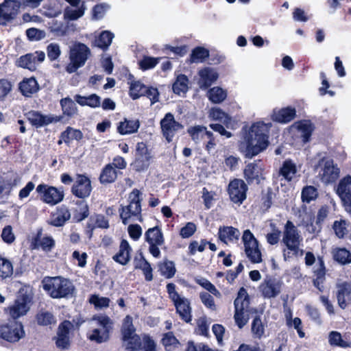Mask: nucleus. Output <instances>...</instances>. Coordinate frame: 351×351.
Instances as JSON below:
<instances>
[{"instance_id":"5701e85b","label":"nucleus","mask_w":351,"mask_h":351,"mask_svg":"<svg viewBox=\"0 0 351 351\" xmlns=\"http://www.w3.org/2000/svg\"><path fill=\"white\" fill-rule=\"evenodd\" d=\"M20 3L16 0H4L0 3V24L14 19L19 14Z\"/></svg>"},{"instance_id":"7c9ffc66","label":"nucleus","mask_w":351,"mask_h":351,"mask_svg":"<svg viewBox=\"0 0 351 351\" xmlns=\"http://www.w3.org/2000/svg\"><path fill=\"white\" fill-rule=\"evenodd\" d=\"M131 252H132V248H131L128 241L125 239H122L120 243L119 250L117 254H115L112 256V259L116 263H119L121 265H125L130 261Z\"/></svg>"},{"instance_id":"58836bf2","label":"nucleus","mask_w":351,"mask_h":351,"mask_svg":"<svg viewBox=\"0 0 351 351\" xmlns=\"http://www.w3.org/2000/svg\"><path fill=\"white\" fill-rule=\"evenodd\" d=\"M333 260L343 265L351 263V252L345 247H336L332 250Z\"/></svg>"},{"instance_id":"9d476101","label":"nucleus","mask_w":351,"mask_h":351,"mask_svg":"<svg viewBox=\"0 0 351 351\" xmlns=\"http://www.w3.org/2000/svg\"><path fill=\"white\" fill-rule=\"evenodd\" d=\"M152 159L151 152L144 142L136 143L134 160L131 163L132 169L136 172L145 171L148 169Z\"/></svg>"},{"instance_id":"ddd939ff","label":"nucleus","mask_w":351,"mask_h":351,"mask_svg":"<svg viewBox=\"0 0 351 351\" xmlns=\"http://www.w3.org/2000/svg\"><path fill=\"white\" fill-rule=\"evenodd\" d=\"M31 298L26 293H20L15 299L14 304L5 309V312L14 320L24 316L29 310V304Z\"/></svg>"},{"instance_id":"c9c22d12","label":"nucleus","mask_w":351,"mask_h":351,"mask_svg":"<svg viewBox=\"0 0 351 351\" xmlns=\"http://www.w3.org/2000/svg\"><path fill=\"white\" fill-rule=\"evenodd\" d=\"M339 169L333 165L332 161H326L323 168L322 179L328 183L335 182L339 177Z\"/></svg>"},{"instance_id":"2eb2a0df","label":"nucleus","mask_w":351,"mask_h":351,"mask_svg":"<svg viewBox=\"0 0 351 351\" xmlns=\"http://www.w3.org/2000/svg\"><path fill=\"white\" fill-rule=\"evenodd\" d=\"M247 190V185L242 179L234 178L228 186L230 199L234 204H241L246 199Z\"/></svg>"},{"instance_id":"c85d7f7f","label":"nucleus","mask_w":351,"mask_h":351,"mask_svg":"<svg viewBox=\"0 0 351 351\" xmlns=\"http://www.w3.org/2000/svg\"><path fill=\"white\" fill-rule=\"evenodd\" d=\"M240 232L233 226H222L219 228L217 237L223 243L227 245L228 242L239 240Z\"/></svg>"},{"instance_id":"338daca9","label":"nucleus","mask_w":351,"mask_h":351,"mask_svg":"<svg viewBox=\"0 0 351 351\" xmlns=\"http://www.w3.org/2000/svg\"><path fill=\"white\" fill-rule=\"evenodd\" d=\"M143 96L147 97L150 100L151 105H153L159 101L160 93L157 88L147 86Z\"/></svg>"},{"instance_id":"4d7b16f0","label":"nucleus","mask_w":351,"mask_h":351,"mask_svg":"<svg viewBox=\"0 0 351 351\" xmlns=\"http://www.w3.org/2000/svg\"><path fill=\"white\" fill-rule=\"evenodd\" d=\"M123 341L125 343L124 345L125 351H140L142 349V339L138 335H134L127 341Z\"/></svg>"},{"instance_id":"f704fd0d","label":"nucleus","mask_w":351,"mask_h":351,"mask_svg":"<svg viewBox=\"0 0 351 351\" xmlns=\"http://www.w3.org/2000/svg\"><path fill=\"white\" fill-rule=\"evenodd\" d=\"M145 240L147 243H165V238L162 231L158 226L150 228L145 232Z\"/></svg>"},{"instance_id":"680f3d73","label":"nucleus","mask_w":351,"mask_h":351,"mask_svg":"<svg viewBox=\"0 0 351 351\" xmlns=\"http://www.w3.org/2000/svg\"><path fill=\"white\" fill-rule=\"evenodd\" d=\"M85 11L84 3L82 2L80 7H77V9L73 10L69 8L65 9L64 15L66 19L71 21L77 20L79 18L82 17Z\"/></svg>"},{"instance_id":"6e6d98bb","label":"nucleus","mask_w":351,"mask_h":351,"mask_svg":"<svg viewBox=\"0 0 351 351\" xmlns=\"http://www.w3.org/2000/svg\"><path fill=\"white\" fill-rule=\"evenodd\" d=\"M207 131L206 127L204 125H195L188 128L187 132L191 136V139L197 143L200 139L203 138Z\"/></svg>"},{"instance_id":"1a4fd4ad","label":"nucleus","mask_w":351,"mask_h":351,"mask_svg":"<svg viewBox=\"0 0 351 351\" xmlns=\"http://www.w3.org/2000/svg\"><path fill=\"white\" fill-rule=\"evenodd\" d=\"M29 241L31 250H42L44 252L48 253L52 251L56 247V241L50 235H43V228H38L35 232L32 233Z\"/></svg>"},{"instance_id":"dca6fc26","label":"nucleus","mask_w":351,"mask_h":351,"mask_svg":"<svg viewBox=\"0 0 351 351\" xmlns=\"http://www.w3.org/2000/svg\"><path fill=\"white\" fill-rule=\"evenodd\" d=\"M45 59V53L43 51H36L20 56L16 61L18 67L35 71L37 65L43 62Z\"/></svg>"},{"instance_id":"7ed1b4c3","label":"nucleus","mask_w":351,"mask_h":351,"mask_svg":"<svg viewBox=\"0 0 351 351\" xmlns=\"http://www.w3.org/2000/svg\"><path fill=\"white\" fill-rule=\"evenodd\" d=\"M282 242L289 250L292 252L291 255L290 252L284 253L285 260L292 257V256H297L299 252H300V254H303L304 251L300 250L302 237L298 228L290 220H287L285 224Z\"/></svg>"},{"instance_id":"603ef678","label":"nucleus","mask_w":351,"mask_h":351,"mask_svg":"<svg viewBox=\"0 0 351 351\" xmlns=\"http://www.w3.org/2000/svg\"><path fill=\"white\" fill-rule=\"evenodd\" d=\"M146 85L140 81H132L130 84L129 95L135 100L143 96V92L146 88Z\"/></svg>"},{"instance_id":"de8ad7c7","label":"nucleus","mask_w":351,"mask_h":351,"mask_svg":"<svg viewBox=\"0 0 351 351\" xmlns=\"http://www.w3.org/2000/svg\"><path fill=\"white\" fill-rule=\"evenodd\" d=\"M319 195L318 190L316 187L311 185H307L303 187L301 193V199L302 202L309 204L316 199Z\"/></svg>"},{"instance_id":"6ab92c4d","label":"nucleus","mask_w":351,"mask_h":351,"mask_svg":"<svg viewBox=\"0 0 351 351\" xmlns=\"http://www.w3.org/2000/svg\"><path fill=\"white\" fill-rule=\"evenodd\" d=\"M76 197L84 199L88 197L92 191L91 181L86 174H77L76 180L71 190Z\"/></svg>"},{"instance_id":"473e14b6","label":"nucleus","mask_w":351,"mask_h":351,"mask_svg":"<svg viewBox=\"0 0 351 351\" xmlns=\"http://www.w3.org/2000/svg\"><path fill=\"white\" fill-rule=\"evenodd\" d=\"M118 171L112 164L106 165L100 173L99 180L101 184H111L117 178Z\"/></svg>"},{"instance_id":"ea45409f","label":"nucleus","mask_w":351,"mask_h":351,"mask_svg":"<svg viewBox=\"0 0 351 351\" xmlns=\"http://www.w3.org/2000/svg\"><path fill=\"white\" fill-rule=\"evenodd\" d=\"M209 57V50L204 47H195L190 54L188 62L190 63L204 62Z\"/></svg>"},{"instance_id":"72a5a7b5","label":"nucleus","mask_w":351,"mask_h":351,"mask_svg":"<svg viewBox=\"0 0 351 351\" xmlns=\"http://www.w3.org/2000/svg\"><path fill=\"white\" fill-rule=\"evenodd\" d=\"M297 171L295 164L291 159H287L282 162L279 169V174L287 182H291L295 176Z\"/></svg>"},{"instance_id":"39448f33","label":"nucleus","mask_w":351,"mask_h":351,"mask_svg":"<svg viewBox=\"0 0 351 351\" xmlns=\"http://www.w3.org/2000/svg\"><path fill=\"white\" fill-rule=\"evenodd\" d=\"M166 287L169 297L173 302L176 313L179 315L180 319L186 323H190L192 320L190 301L184 297H180L176 291L175 284L169 282Z\"/></svg>"},{"instance_id":"0eeeda50","label":"nucleus","mask_w":351,"mask_h":351,"mask_svg":"<svg viewBox=\"0 0 351 351\" xmlns=\"http://www.w3.org/2000/svg\"><path fill=\"white\" fill-rule=\"evenodd\" d=\"M90 56V50L86 45L80 42L75 43L70 49V62L66 66V71L69 73L75 72L85 64Z\"/></svg>"},{"instance_id":"e2e57ef3","label":"nucleus","mask_w":351,"mask_h":351,"mask_svg":"<svg viewBox=\"0 0 351 351\" xmlns=\"http://www.w3.org/2000/svg\"><path fill=\"white\" fill-rule=\"evenodd\" d=\"M252 332L255 337L261 338L265 332V328L259 315H256L252 322Z\"/></svg>"},{"instance_id":"0e129e2a","label":"nucleus","mask_w":351,"mask_h":351,"mask_svg":"<svg viewBox=\"0 0 351 351\" xmlns=\"http://www.w3.org/2000/svg\"><path fill=\"white\" fill-rule=\"evenodd\" d=\"M93 320L97 321V324L102 326L104 329V332L107 335L112 329V322L110 318L106 315H99L93 317Z\"/></svg>"},{"instance_id":"2f4dec72","label":"nucleus","mask_w":351,"mask_h":351,"mask_svg":"<svg viewBox=\"0 0 351 351\" xmlns=\"http://www.w3.org/2000/svg\"><path fill=\"white\" fill-rule=\"evenodd\" d=\"M140 128L138 119H128L124 118L117 124V131L121 135L131 134L136 132Z\"/></svg>"},{"instance_id":"8fccbe9b","label":"nucleus","mask_w":351,"mask_h":351,"mask_svg":"<svg viewBox=\"0 0 351 351\" xmlns=\"http://www.w3.org/2000/svg\"><path fill=\"white\" fill-rule=\"evenodd\" d=\"M76 204L80 206V210H75L73 213V220L75 222H81L89 215V207L84 200H78Z\"/></svg>"},{"instance_id":"412c9836","label":"nucleus","mask_w":351,"mask_h":351,"mask_svg":"<svg viewBox=\"0 0 351 351\" xmlns=\"http://www.w3.org/2000/svg\"><path fill=\"white\" fill-rule=\"evenodd\" d=\"M282 282L274 278H267L261 283L258 289L265 298H274L281 292Z\"/></svg>"},{"instance_id":"09e8293b","label":"nucleus","mask_w":351,"mask_h":351,"mask_svg":"<svg viewBox=\"0 0 351 351\" xmlns=\"http://www.w3.org/2000/svg\"><path fill=\"white\" fill-rule=\"evenodd\" d=\"M276 197V194L271 187H267L261 192V208L265 210H268L273 203V199Z\"/></svg>"},{"instance_id":"3c124183","label":"nucleus","mask_w":351,"mask_h":351,"mask_svg":"<svg viewBox=\"0 0 351 351\" xmlns=\"http://www.w3.org/2000/svg\"><path fill=\"white\" fill-rule=\"evenodd\" d=\"M158 268L161 275L168 279L173 278L176 272L174 263L169 260H165L160 263Z\"/></svg>"},{"instance_id":"e433bc0d","label":"nucleus","mask_w":351,"mask_h":351,"mask_svg":"<svg viewBox=\"0 0 351 351\" xmlns=\"http://www.w3.org/2000/svg\"><path fill=\"white\" fill-rule=\"evenodd\" d=\"M328 343L332 347L348 348L351 347V341L346 338L343 339L341 334L332 330L328 334Z\"/></svg>"},{"instance_id":"f3484780","label":"nucleus","mask_w":351,"mask_h":351,"mask_svg":"<svg viewBox=\"0 0 351 351\" xmlns=\"http://www.w3.org/2000/svg\"><path fill=\"white\" fill-rule=\"evenodd\" d=\"M160 128L163 136L168 143H171L176 132L183 128V125L176 121L172 113H167L160 121Z\"/></svg>"},{"instance_id":"5fc2aeb1","label":"nucleus","mask_w":351,"mask_h":351,"mask_svg":"<svg viewBox=\"0 0 351 351\" xmlns=\"http://www.w3.org/2000/svg\"><path fill=\"white\" fill-rule=\"evenodd\" d=\"M348 223L345 219L336 220L334 221L332 228L335 235L339 239H343L348 233Z\"/></svg>"},{"instance_id":"69168bd1","label":"nucleus","mask_w":351,"mask_h":351,"mask_svg":"<svg viewBox=\"0 0 351 351\" xmlns=\"http://www.w3.org/2000/svg\"><path fill=\"white\" fill-rule=\"evenodd\" d=\"M110 299L106 297H99L97 295H91L89 298V302L95 306V308H106L110 305Z\"/></svg>"},{"instance_id":"f03ea898","label":"nucleus","mask_w":351,"mask_h":351,"mask_svg":"<svg viewBox=\"0 0 351 351\" xmlns=\"http://www.w3.org/2000/svg\"><path fill=\"white\" fill-rule=\"evenodd\" d=\"M42 284L43 289L53 299L70 298L75 292L72 281L61 276H46Z\"/></svg>"},{"instance_id":"bb28decb","label":"nucleus","mask_w":351,"mask_h":351,"mask_svg":"<svg viewBox=\"0 0 351 351\" xmlns=\"http://www.w3.org/2000/svg\"><path fill=\"white\" fill-rule=\"evenodd\" d=\"M336 297L339 306L346 309L351 304V285L346 282L339 284Z\"/></svg>"},{"instance_id":"393cba45","label":"nucleus","mask_w":351,"mask_h":351,"mask_svg":"<svg viewBox=\"0 0 351 351\" xmlns=\"http://www.w3.org/2000/svg\"><path fill=\"white\" fill-rule=\"evenodd\" d=\"M199 79L198 85L202 89H207L217 81L219 77L218 73L211 67H204L198 71Z\"/></svg>"},{"instance_id":"f8f14e48","label":"nucleus","mask_w":351,"mask_h":351,"mask_svg":"<svg viewBox=\"0 0 351 351\" xmlns=\"http://www.w3.org/2000/svg\"><path fill=\"white\" fill-rule=\"evenodd\" d=\"M23 325L20 322L0 324V338L10 343L18 342L24 337Z\"/></svg>"},{"instance_id":"4468645a","label":"nucleus","mask_w":351,"mask_h":351,"mask_svg":"<svg viewBox=\"0 0 351 351\" xmlns=\"http://www.w3.org/2000/svg\"><path fill=\"white\" fill-rule=\"evenodd\" d=\"M264 167L261 160H254L247 164L243 169V177L247 184H260L265 180Z\"/></svg>"},{"instance_id":"6e6552de","label":"nucleus","mask_w":351,"mask_h":351,"mask_svg":"<svg viewBox=\"0 0 351 351\" xmlns=\"http://www.w3.org/2000/svg\"><path fill=\"white\" fill-rule=\"evenodd\" d=\"M36 192L40 195V199L50 206H55L61 202L64 197L62 187L57 188L46 184H40L36 187Z\"/></svg>"},{"instance_id":"a878e982","label":"nucleus","mask_w":351,"mask_h":351,"mask_svg":"<svg viewBox=\"0 0 351 351\" xmlns=\"http://www.w3.org/2000/svg\"><path fill=\"white\" fill-rule=\"evenodd\" d=\"M296 117V110L292 106H287L280 109H274L271 119L280 123H288Z\"/></svg>"},{"instance_id":"f257e3e1","label":"nucleus","mask_w":351,"mask_h":351,"mask_svg":"<svg viewBox=\"0 0 351 351\" xmlns=\"http://www.w3.org/2000/svg\"><path fill=\"white\" fill-rule=\"evenodd\" d=\"M272 124L257 121L245 130L239 143V150L246 158H252L265 151L269 145V130Z\"/></svg>"},{"instance_id":"864d4df0","label":"nucleus","mask_w":351,"mask_h":351,"mask_svg":"<svg viewBox=\"0 0 351 351\" xmlns=\"http://www.w3.org/2000/svg\"><path fill=\"white\" fill-rule=\"evenodd\" d=\"M35 318L38 325L42 326H47L56 322L53 315L49 311H40Z\"/></svg>"},{"instance_id":"aec40b11","label":"nucleus","mask_w":351,"mask_h":351,"mask_svg":"<svg viewBox=\"0 0 351 351\" xmlns=\"http://www.w3.org/2000/svg\"><path fill=\"white\" fill-rule=\"evenodd\" d=\"M73 325L69 320H64L60 323L58 330L57 336L53 339L56 346L61 350H68L71 345L69 333Z\"/></svg>"},{"instance_id":"774afa93","label":"nucleus","mask_w":351,"mask_h":351,"mask_svg":"<svg viewBox=\"0 0 351 351\" xmlns=\"http://www.w3.org/2000/svg\"><path fill=\"white\" fill-rule=\"evenodd\" d=\"M142 351H157L156 343L149 335L142 336Z\"/></svg>"},{"instance_id":"052dcab7","label":"nucleus","mask_w":351,"mask_h":351,"mask_svg":"<svg viewBox=\"0 0 351 351\" xmlns=\"http://www.w3.org/2000/svg\"><path fill=\"white\" fill-rule=\"evenodd\" d=\"M160 58H154L144 56L138 62L139 68L142 71H147L154 68L159 62Z\"/></svg>"},{"instance_id":"a211bd4d","label":"nucleus","mask_w":351,"mask_h":351,"mask_svg":"<svg viewBox=\"0 0 351 351\" xmlns=\"http://www.w3.org/2000/svg\"><path fill=\"white\" fill-rule=\"evenodd\" d=\"M337 194L351 217V176L347 175L340 180L337 187Z\"/></svg>"},{"instance_id":"423d86ee","label":"nucleus","mask_w":351,"mask_h":351,"mask_svg":"<svg viewBox=\"0 0 351 351\" xmlns=\"http://www.w3.org/2000/svg\"><path fill=\"white\" fill-rule=\"evenodd\" d=\"M141 193L138 189H134L129 196L130 199V204L128 206H121L119 208L120 218L124 225L128 223V220L132 217H136L138 221H142V198L141 197Z\"/></svg>"},{"instance_id":"4c0bfd02","label":"nucleus","mask_w":351,"mask_h":351,"mask_svg":"<svg viewBox=\"0 0 351 351\" xmlns=\"http://www.w3.org/2000/svg\"><path fill=\"white\" fill-rule=\"evenodd\" d=\"M62 114L69 119L77 114V107L75 103L69 97L62 98L60 101Z\"/></svg>"},{"instance_id":"b1692460","label":"nucleus","mask_w":351,"mask_h":351,"mask_svg":"<svg viewBox=\"0 0 351 351\" xmlns=\"http://www.w3.org/2000/svg\"><path fill=\"white\" fill-rule=\"evenodd\" d=\"M327 269L323 256H319L316 265L312 269L313 286L320 292L324 291V282L326 281V276Z\"/></svg>"},{"instance_id":"49530a36","label":"nucleus","mask_w":351,"mask_h":351,"mask_svg":"<svg viewBox=\"0 0 351 351\" xmlns=\"http://www.w3.org/2000/svg\"><path fill=\"white\" fill-rule=\"evenodd\" d=\"M315 127L310 121H300L298 125V130L301 132V137L303 143H308L311 137Z\"/></svg>"},{"instance_id":"c756f323","label":"nucleus","mask_w":351,"mask_h":351,"mask_svg":"<svg viewBox=\"0 0 351 351\" xmlns=\"http://www.w3.org/2000/svg\"><path fill=\"white\" fill-rule=\"evenodd\" d=\"M71 218V213L69 208L62 205L60 207L57 208L56 213H52L51 219L49 223L54 227L63 226L67 221Z\"/></svg>"},{"instance_id":"a18cd8bd","label":"nucleus","mask_w":351,"mask_h":351,"mask_svg":"<svg viewBox=\"0 0 351 351\" xmlns=\"http://www.w3.org/2000/svg\"><path fill=\"white\" fill-rule=\"evenodd\" d=\"M208 99L213 104H220L227 97V92L219 86H214L208 91Z\"/></svg>"},{"instance_id":"37998d69","label":"nucleus","mask_w":351,"mask_h":351,"mask_svg":"<svg viewBox=\"0 0 351 351\" xmlns=\"http://www.w3.org/2000/svg\"><path fill=\"white\" fill-rule=\"evenodd\" d=\"M208 117L211 120L223 123L226 128L229 127L232 120L231 117L219 108H211Z\"/></svg>"},{"instance_id":"a19ab883","label":"nucleus","mask_w":351,"mask_h":351,"mask_svg":"<svg viewBox=\"0 0 351 351\" xmlns=\"http://www.w3.org/2000/svg\"><path fill=\"white\" fill-rule=\"evenodd\" d=\"M114 34L110 31L105 30L100 33V34L95 38V45L104 51L108 49L111 45Z\"/></svg>"},{"instance_id":"9b49d317","label":"nucleus","mask_w":351,"mask_h":351,"mask_svg":"<svg viewBox=\"0 0 351 351\" xmlns=\"http://www.w3.org/2000/svg\"><path fill=\"white\" fill-rule=\"evenodd\" d=\"M242 241L245 247V252L249 260L253 263H261L262 254L258 248V241L250 230L247 229L243 231Z\"/></svg>"},{"instance_id":"79ce46f5","label":"nucleus","mask_w":351,"mask_h":351,"mask_svg":"<svg viewBox=\"0 0 351 351\" xmlns=\"http://www.w3.org/2000/svg\"><path fill=\"white\" fill-rule=\"evenodd\" d=\"M121 332L122 341H127L134 336V335H136L135 333L136 328L133 324L132 317L130 315H127L124 318Z\"/></svg>"},{"instance_id":"cd10ccee","label":"nucleus","mask_w":351,"mask_h":351,"mask_svg":"<svg viewBox=\"0 0 351 351\" xmlns=\"http://www.w3.org/2000/svg\"><path fill=\"white\" fill-rule=\"evenodd\" d=\"M39 89V84L34 77H25L19 84V90L25 97H31Z\"/></svg>"},{"instance_id":"c03bdc74","label":"nucleus","mask_w":351,"mask_h":351,"mask_svg":"<svg viewBox=\"0 0 351 351\" xmlns=\"http://www.w3.org/2000/svg\"><path fill=\"white\" fill-rule=\"evenodd\" d=\"M172 89L173 93L178 95L181 93H186L189 90L188 77L184 74L178 75L173 84Z\"/></svg>"},{"instance_id":"bf43d9fd","label":"nucleus","mask_w":351,"mask_h":351,"mask_svg":"<svg viewBox=\"0 0 351 351\" xmlns=\"http://www.w3.org/2000/svg\"><path fill=\"white\" fill-rule=\"evenodd\" d=\"M270 228L271 230V232H269L266 234L265 238L267 242L271 245H276L279 241L281 235L280 230L276 226V223H271Z\"/></svg>"},{"instance_id":"13d9d810","label":"nucleus","mask_w":351,"mask_h":351,"mask_svg":"<svg viewBox=\"0 0 351 351\" xmlns=\"http://www.w3.org/2000/svg\"><path fill=\"white\" fill-rule=\"evenodd\" d=\"M13 274L12 263L7 258H3L0 254V277L5 279Z\"/></svg>"},{"instance_id":"4be33fe9","label":"nucleus","mask_w":351,"mask_h":351,"mask_svg":"<svg viewBox=\"0 0 351 351\" xmlns=\"http://www.w3.org/2000/svg\"><path fill=\"white\" fill-rule=\"evenodd\" d=\"M27 119L33 126L39 128L52 123L60 121L62 116L45 115L43 114L40 111L30 110L27 113Z\"/></svg>"},{"instance_id":"20e7f679","label":"nucleus","mask_w":351,"mask_h":351,"mask_svg":"<svg viewBox=\"0 0 351 351\" xmlns=\"http://www.w3.org/2000/svg\"><path fill=\"white\" fill-rule=\"evenodd\" d=\"M250 298L247 290L241 287L237 296L234 301V319L239 328H243L248 322Z\"/></svg>"}]
</instances>
